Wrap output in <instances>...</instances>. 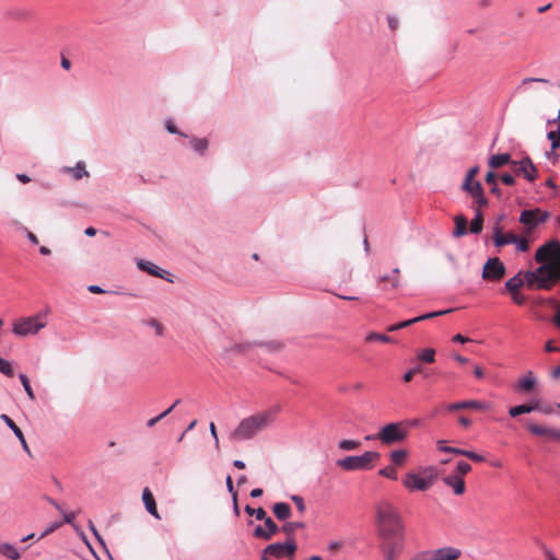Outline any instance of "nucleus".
<instances>
[{"instance_id":"1","label":"nucleus","mask_w":560,"mask_h":560,"mask_svg":"<svg viewBox=\"0 0 560 560\" xmlns=\"http://www.w3.org/2000/svg\"><path fill=\"white\" fill-rule=\"evenodd\" d=\"M535 260L541 265L533 271H527L524 279L517 273L505 282L509 292H517L524 283L528 289L550 290L560 281L559 241L551 240L541 245L535 253Z\"/></svg>"},{"instance_id":"2","label":"nucleus","mask_w":560,"mask_h":560,"mask_svg":"<svg viewBox=\"0 0 560 560\" xmlns=\"http://www.w3.org/2000/svg\"><path fill=\"white\" fill-rule=\"evenodd\" d=\"M378 535L385 544L398 542L402 538V524L394 505L387 501L376 508Z\"/></svg>"},{"instance_id":"3","label":"nucleus","mask_w":560,"mask_h":560,"mask_svg":"<svg viewBox=\"0 0 560 560\" xmlns=\"http://www.w3.org/2000/svg\"><path fill=\"white\" fill-rule=\"evenodd\" d=\"M279 408L257 413L243 419L233 432V436L237 440L252 439L257 432L266 429L273 420Z\"/></svg>"},{"instance_id":"4","label":"nucleus","mask_w":560,"mask_h":560,"mask_svg":"<svg viewBox=\"0 0 560 560\" xmlns=\"http://www.w3.org/2000/svg\"><path fill=\"white\" fill-rule=\"evenodd\" d=\"M381 458V454L374 451H366L362 455L346 456L336 462V465L347 471L370 470L373 463Z\"/></svg>"},{"instance_id":"5","label":"nucleus","mask_w":560,"mask_h":560,"mask_svg":"<svg viewBox=\"0 0 560 560\" xmlns=\"http://www.w3.org/2000/svg\"><path fill=\"white\" fill-rule=\"evenodd\" d=\"M408 433L401 422H390L380 430L377 439L385 445H392L405 441Z\"/></svg>"},{"instance_id":"6","label":"nucleus","mask_w":560,"mask_h":560,"mask_svg":"<svg viewBox=\"0 0 560 560\" xmlns=\"http://www.w3.org/2000/svg\"><path fill=\"white\" fill-rule=\"evenodd\" d=\"M550 218L547 210L540 208L526 209L520 214V223L524 225V233L530 234L538 225L545 223Z\"/></svg>"},{"instance_id":"7","label":"nucleus","mask_w":560,"mask_h":560,"mask_svg":"<svg viewBox=\"0 0 560 560\" xmlns=\"http://www.w3.org/2000/svg\"><path fill=\"white\" fill-rule=\"evenodd\" d=\"M462 551L455 547H443L417 553L411 560H457Z\"/></svg>"},{"instance_id":"8","label":"nucleus","mask_w":560,"mask_h":560,"mask_svg":"<svg viewBox=\"0 0 560 560\" xmlns=\"http://www.w3.org/2000/svg\"><path fill=\"white\" fill-rule=\"evenodd\" d=\"M460 189L471 197L474 206L479 208L488 207L489 201L483 194V187L479 180H464Z\"/></svg>"},{"instance_id":"9","label":"nucleus","mask_w":560,"mask_h":560,"mask_svg":"<svg viewBox=\"0 0 560 560\" xmlns=\"http://www.w3.org/2000/svg\"><path fill=\"white\" fill-rule=\"evenodd\" d=\"M39 315L21 319L13 324V334L16 336L35 335L45 327V323L38 322Z\"/></svg>"},{"instance_id":"10","label":"nucleus","mask_w":560,"mask_h":560,"mask_svg":"<svg viewBox=\"0 0 560 560\" xmlns=\"http://www.w3.org/2000/svg\"><path fill=\"white\" fill-rule=\"evenodd\" d=\"M512 166L516 175H522L530 183L537 178V168L529 156H525L521 161L512 162Z\"/></svg>"},{"instance_id":"11","label":"nucleus","mask_w":560,"mask_h":560,"mask_svg":"<svg viewBox=\"0 0 560 560\" xmlns=\"http://www.w3.org/2000/svg\"><path fill=\"white\" fill-rule=\"evenodd\" d=\"M505 275V267L498 257L489 258L482 269V278L500 280Z\"/></svg>"},{"instance_id":"12","label":"nucleus","mask_w":560,"mask_h":560,"mask_svg":"<svg viewBox=\"0 0 560 560\" xmlns=\"http://www.w3.org/2000/svg\"><path fill=\"white\" fill-rule=\"evenodd\" d=\"M265 527L257 525L253 532L255 538L270 540L273 535L281 530V527L269 516L265 522Z\"/></svg>"},{"instance_id":"13","label":"nucleus","mask_w":560,"mask_h":560,"mask_svg":"<svg viewBox=\"0 0 560 560\" xmlns=\"http://www.w3.org/2000/svg\"><path fill=\"white\" fill-rule=\"evenodd\" d=\"M525 425L527 427L529 432L534 435L546 436L549 439H555V440L560 441V430H558V429L541 427V425H538L533 422H526Z\"/></svg>"},{"instance_id":"14","label":"nucleus","mask_w":560,"mask_h":560,"mask_svg":"<svg viewBox=\"0 0 560 560\" xmlns=\"http://www.w3.org/2000/svg\"><path fill=\"white\" fill-rule=\"evenodd\" d=\"M402 485L409 491H427V483L422 480V477L417 475L416 472H407L405 478L402 479Z\"/></svg>"},{"instance_id":"15","label":"nucleus","mask_w":560,"mask_h":560,"mask_svg":"<svg viewBox=\"0 0 560 560\" xmlns=\"http://www.w3.org/2000/svg\"><path fill=\"white\" fill-rule=\"evenodd\" d=\"M137 266L140 270L149 273L150 276L158 277L161 279H165V275H170L168 271L160 268L151 261L140 259L137 262Z\"/></svg>"},{"instance_id":"16","label":"nucleus","mask_w":560,"mask_h":560,"mask_svg":"<svg viewBox=\"0 0 560 560\" xmlns=\"http://www.w3.org/2000/svg\"><path fill=\"white\" fill-rule=\"evenodd\" d=\"M486 405L479 400H463L453 404H448L446 406V410L448 411H457L462 409H475V410H483Z\"/></svg>"},{"instance_id":"17","label":"nucleus","mask_w":560,"mask_h":560,"mask_svg":"<svg viewBox=\"0 0 560 560\" xmlns=\"http://www.w3.org/2000/svg\"><path fill=\"white\" fill-rule=\"evenodd\" d=\"M492 232H493V243H494L495 247H503V246H505L508 244H512L514 242V234L509 233V234L504 235L503 229L499 224H495L492 228Z\"/></svg>"},{"instance_id":"18","label":"nucleus","mask_w":560,"mask_h":560,"mask_svg":"<svg viewBox=\"0 0 560 560\" xmlns=\"http://www.w3.org/2000/svg\"><path fill=\"white\" fill-rule=\"evenodd\" d=\"M7 15L11 20L23 22V21H27L28 19H31L32 10L27 7L14 5V7H11L7 11Z\"/></svg>"},{"instance_id":"19","label":"nucleus","mask_w":560,"mask_h":560,"mask_svg":"<svg viewBox=\"0 0 560 560\" xmlns=\"http://www.w3.org/2000/svg\"><path fill=\"white\" fill-rule=\"evenodd\" d=\"M142 501H143V504L145 506V510L148 511V513L150 515H152L153 517L160 520V514L158 512V508H156V503H155V500H154V497L152 494V492L150 491L149 488H144L143 491H142Z\"/></svg>"},{"instance_id":"20","label":"nucleus","mask_w":560,"mask_h":560,"mask_svg":"<svg viewBox=\"0 0 560 560\" xmlns=\"http://www.w3.org/2000/svg\"><path fill=\"white\" fill-rule=\"evenodd\" d=\"M442 480L446 486L453 488V491L456 495H460L465 492V481L462 476L450 475L443 477Z\"/></svg>"},{"instance_id":"21","label":"nucleus","mask_w":560,"mask_h":560,"mask_svg":"<svg viewBox=\"0 0 560 560\" xmlns=\"http://www.w3.org/2000/svg\"><path fill=\"white\" fill-rule=\"evenodd\" d=\"M0 419L12 430L13 434L19 439L23 448L28 451V446L22 430L15 424V422L5 413L0 416Z\"/></svg>"},{"instance_id":"22","label":"nucleus","mask_w":560,"mask_h":560,"mask_svg":"<svg viewBox=\"0 0 560 560\" xmlns=\"http://www.w3.org/2000/svg\"><path fill=\"white\" fill-rule=\"evenodd\" d=\"M512 162L513 161L511 159V154H509V153L492 154L488 159V165L491 168L490 171L500 168L505 164L512 165Z\"/></svg>"},{"instance_id":"23","label":"nucleus","mask_w":560,"mask_h":560,"mask_svg":"<svg viewBox=\"0 0 560 560\" xmlns=\"http://www.w3.org/2000/svg\"><path fill=\"white\" fill-rule=\"evenodd\" d=\"M539 408V404L537 401L530 404H523L511 407L509 409V415L512 418H517L521 415L530 413Z\"/></svg>"},{"instance_id":"24","label":"nucleus","mask_w":560,"mask_h":560,"mask_svg":"<svg viewBox=\"0 0 560 560\" xmlns=\"http://www.w3.org/2000/svg\"><path fill=\"white\" fill-rule=\"evenodd\" d=\"M272 512L279 521H287L291 516V506L285 502H277L272 505Z\"/></svg>"},{"instance_id":"25","label":"nucleus","mask_w":560,"mask_h":560,"mask_svg":"<svg viewBox=\"0 0 560 560\" xmlns=\"http://www.w3.org/2000/svg\"><path fill=\"white\" fill-rule=\"evenodd\" d=\"M253 347H260L265 349L268 353L280 352L284 345L279 340H269V341H254Z\"/></svg>"},{"instance_id":"26","label":"nucleus","mask_w":560,"mask_h":560,"mask_svg":"<svg viewBox=\"0 0 560 560\" xmlns=\"http://www.w3.org/2000/svg\"><path fill=\"white\" fill-rule=\"evenodd\" d=\"M482 228H483V213L481 211V208L476 207L474 219L470 222V228H469L470 233L479 234V233H481Z\"/></svg>"},{"instance_id":"27","label":"nucleus","mask_w":560,"mask_h":560,"mask_svg":"<svg viewBox=\"0 0 560 560\" xmlns=\"http://www.w3.org/2000/svg\"><path fill=\"white\" fill-rule=\"evenodd\" d=\"M455 229L453 231L454 237H462L467 234V219L463 214H458L454 219Z\"/></svg>"},{"instance_id":"28","label":"nucleus","mask_w":560,"mask_h":560,"mask_svg":"<svg viewBox=\"0 0 560 560\" xmlns=\"http://www.w3.org/2000/svg\"><path fill=\"white\" fill-rule=\"evenodd\" d=\"M497 174L493 171H489L485 176V182L490 185V192L497 196L498 198H501L502 190L499 187L497 183Z\"/></svg>"},{"instance_id":"29","label":"nucleus","mask_w":560,"mask_h":560,"mask_svg":"<svg viewBox=\"0 0 560 560\" xmlns=\"http://www.w3.org/2000/svg\"><path fill=\"white\" fill-rule=\"evenodd\" d=\"M262 551L265 555H269L277 559H282L285 557V552H284L282 542L270 544Z\"/></svg>"},{"instance_id":"30","label":"nucleus","mask_w":560,"mask_h":560,"mask_svg":"<svg viewBox=\"0 0 560 560\" xmlns=\"http://www.w3.org/2000/svg\"><path fill=\"white\" fill-rule=\"evenodd\" d=\"M63 172L72 173V176L75 180H79L84 176H89L85 164L82 161H79L74 167H63Z\"/></svg>"},{"instance_id":"31","label":"nucleus","mask_w":560,"mask_h":560,"mask_svg":"<svg viewBox=\"0 0 560 560\" xmlns=\"http://www.w3.org/2000/svg\"><path fill=\"white\" fill-rule=\"evenodd\" d=\"M0 553L11 560H18L20 559L21 555L20 552L9 542H1L0 541Z\"/></svg>"},{"instance_id":"32","label":"nucleus","mask_w":560,"mask_h":560,"mask_svg":"<svg viewBox=\"0 0 560 560\" xmlns=\"http://www.w3.org/2000/svg\"><path fill=\"white\" fill-rule=\"evenodd\" d=\"M305 523L304 522H287L281 526V532L287 535V537H294V533L300 529L304 528Z\"/></svg>"},{"instance_id":"33","label":"nucleus","mask_w":560,"mask_h":560,"mask_svg":"<svg viewBox=\"0 0 560 560\" xmlns=\"http://www.w3.org/2000/svg\"><path fill=\"white\" fill-rule=\"evenodd\" d=\"M536 384V380L533 376L532 372H529L526 376L521 378L517 383V389L524 390V392H530L533 390L534 386Z\"/></svg>"},{"instance_id":"34","label":"nucleus","mask_w":560,"mask_h":560,"mask_svg":"<svg viewBox=\"0 0 560 560\" xmlns=\"http://www.w3.org/2000/svg\"><path fill=\"white\" fill-rule=\"evenodd\" d=\"M422 475H423L422 480H424V483H427V490H428L434 483V481L438 477V471L434 467H427L422 470Z\"/></svg>"},{"instance_id":"35","label":"nucleus","mask_w":560,"mask_h":560,"mask_svg":"<svg viewBox=\"0 0 560 560\" xmlns=\"http://www.w3.org/2000/svg\"><path fill=\"white\" fill-rule=\"evenodd\" d=\"M282 546L285 552V557H291L290 560H293V556L298 550V545L294 537H287L285 541L282 542Z\"/></svg>"},{"instance_id":"36","label":"nucleus","mask_w":560,"mask_h":560,"mask_svg":"<svg viewBox=\"0 0 560 560\" xmlns=\"http://www.w3.org/2000/svg\"><path fill=\"white\" fill-rule=\"evenodd\" d=\"M436 447L440 452H443V453H450V454H455V455H460V456H464V453H465V450H463V448L445 445V441H443V440H440L436 442Z\"/></svg>"},{"instance_id":"37","label":"nucleus","mask_w":560,"mask_h":560,"mask_svg":"<svg viewBox=\"0 0 560 560\" xmlns=\"http://www.w3.org/2000/svg\"><path fill=\"white\" fill-rule=\"evenodd\" d=\"M253 348V342H240L234 343L230 349H228V352L232 353H243L246 354L249 352V350Z\"/></svg>"},{"instance_id":"38","label":"nucleus","mask_w":560,"mask_h":560,"mask_svg":"<svg viewBox=\"0 0 560 560\" xmlns=\"http://www.w3.org/2000/svg\"><path fill=\"white\" fill-rule=\"evenodd\" d=\"M418 359L424 363H433L435 360V350L432 348L423 349L418 353Z\"/></svg>"},{"instance_id":"39","label":"nucleus","mask_w":560,"mask_h":560,"mask_svg":"<svg viewBox=\"0 0 560 560\" xmlns=\"http://www.w3.org/2000/svg\"><path fill=\"white\" fill-rule=\"evenodd\" d=\"M408 457V452L405 450H395L390 453V459L395 465H402L405 459Z\"/></svg>"},{"instance_id":"40","label":"nucleus","mask_w":560,"mask_h":560,"mask_svg":"<svg viewBox=\"0 0 560 560\" xmlns=\"http://www.w3.org/2000/svg\"><path fill=\"white\" fill-rule=\"evenodd\" d=\"M452 311H453L452 308H448V310H443V311H435V312H431V313H425L423 315L413 317V319L416 320V323H419V322H422V320H427V319H431V318H435L438 316H442V315L448 314Z\"/></svg>"},{"instance_id":"41","label":"nucleus","mask_w":560,"mask_h":560,"mask_svg":"<svg viewBox=\"0 0 560 560\" xmlns=\"http://www.w3.org/2000/svg\"><path fill=\"white\" fill-rule=\"evenodd\" d=\"M360 446H361V442L355 441V440H341L338 443V447L341 451H353V450L359 448Z\"/></svg>"},{"instance_id":"42","label":"nucleus","mask_w":560,"mask_h":560,"mask_svg":"<svg viewBox=\"0 0 560 560\" xmlns=\"http://www.w3.org/2000/svg\"><path fill=\"white\" fill-rule=\"evenodd\" d=\"M190 143L192 149L199 154H203L208 149V141L206 139L192 138Z\"/></svg>"},{"instance_id":"43","label":"nucleus","mask_w":560,"mask_h":560,"mask_svg":"<svg viewBox=\"0 0 560 560\" xmlns=\"http://www.w3.org/2000/svg\"><path fill=\"white\" fill-rule=\"evenodd\" d=\"M365 340L369 342H372V341L393 342V339L390 337H388L387 335L374 332V331L368 334V336L365 337Z\"/></svg>"},{"instance_id":"44","label":"nucleus","mask_w":560,"mask_h":560,"mask_svg":"<svg viewBox=\"0 0 560 560\" xmlns=\"http://www.w3.org/2000/svg\"><path fill=\"white\" fill-rule=\"evenodd\" d=\"M19 378H20V381H21V383H22V385L24 387V390H25L26 395L28 396V398L34 400L35 399V394H34V392L32 389V386L30 384L28 377L25 374L21 373L19 375Z\"/></svg>"},{"instance_id":"45","label":"nucleus","mask_w":560,"mask_h":560,"mask_svg":"<svg viewBox=\"0 0 560 560\" xmlns=\"http://www.w3.org/2000/svg\"><path fill=\"white\" fill-rule=\"evenodd\" d=\"M0 373L8 377H12L14 375V371L10 361L0 358Z\"/></svg>"},{"instance_id":"46","label":"nucleus","mask_w":560,"mask_h":560,"mask_svg":"<svg viewBox=\"0 0 560 560\" xmlns=\"http://www.w3.org/2000/svg\"><path fill=\"white\" fill-rule=\"evenodd\" d=\"M512 244H514L516 249L522 253L527 252L529 248L527 240L522 236L514 235V242Z\"/></svg>"},{"instance_id":"47","label":"nucleus","mask_w":560,"mask_h":560,"mask_svg":"<svg viewBox=\"0 0 560 560\" xmlns=\"http://www.w3.org/2000/svg\"><path fill=\"white\" fill-rule=\"evenodd\" d=\"M378 475L390 480H397V472L393 466H386L378 470Z\"/></svg>"},{"instance_id":"48","label":"nucleus","mask_w":560,"mask_h":560,"mask_svg":"<svg viewBox=\"0 0 560 560\" xmlns=\"http://www.w3.org/2000/svg\"><path fill=\"white\" fill-rule=\"evenodd\" d=\"M470 470L471 466L465 460H459L456 465V476H462V478Z\"/></svg>"},{"instance_id":"49","label":"nucleus","mask_w":560,"mask_h":560,"mask_svg":"<svg viewBox=\"0 0 560 560\" xmlns=\"http://www.w3.org/2000/svg\"><path fill=\"white\" fill-rule=\"evenodd\" d=\"M416 324V320L413 318H410V319H407V320H402V322H399L397 324H394L392 326H389L387 328L388 331H396V330H399V329H402V328H407L411 325Z\"/></svg>"},{"instance_id":"50","label":"nucleus","mask_w":560,"mask_h":560,"mask_svg":"<svg viewBox=\"0 0 560 560\" xmlns=\"http://www.w3.org/2000/svg\"><path fill=\"white\" fill-rule=\"evenodd\" d=\"M547 138L548 140L551 141V149L552 150H556L558 148V140L560 138V131H559V128L557 130H550L548 133H547Z\"/></svg>"},{"instance_id":"51","label":"nucleus","mask_w":560,"mask_h":560,"mask_svg":"<svg viewBox=\"0 0 560 560\" xmlns=\"http://www.w3.org/2000/svg\"><path fill=\"white\" fill-rule=\"evenodd\" d=\"M291 500L296 505V509L299 510L300 513L305 512L306 505H305L304 499L301 495L293 494V495H291Z\"/></svg>"},{"instance_id":"52","label":"nucleus","mask_w":560,"mask_h":560,"mask_svg":"<svg viewBox=\"0 0 560 560\" xmlns=\"http://www.w3.org/2000/svg\"><path fill=\"white\" fill-rule=\"evenodd\" d=\"M421 371H422V368H421L420 365H417V366H415V368L410 369L409 371H407V372L404 374L402 378H404V381H405L406 383H409V382L413 378V376H415L416 374L420 373Z\"/></svg>"},{"instance_id":"53","label":"nucleus","mask_w":560,"mask_h":560,"mask_svg":"<svg viewBox=\"0 0 560 560\" xmlns=\"http://www.w3.org/2000/svg\"><path fill=\"white\" fill-rule=\"evenodd\" d=\"M464 456L476 463H482L485 457L474 451L465 450Z\"/></svg>"},{"instance_id":"54","label":"nucleus","mask_w":560,"mask_h":560,"mask_svg":"<svg viewBox=\"0 0 560 560\" xmlns=\"http://www.w3.org/2000/svg\"><path fill=\"white\" fill-rule=\"evenodd\" d=\"M165 127H166V130L170 132V133H173V135H179L182 137H187L184 132L179 131L178 128L175 126V124L172 121V120H167L165 122Z\"/></svg>"},{"instance_id":"55","label":"nucleus","mask_w":560,"mask_h":560,"mask_svg":"<svg viewBox=\"0 0 560 560\" xmlns=\"http://www.w3.org/2000/svg\"><path fill=\"white\" fill-rule=\"evenodd\" d=\"M400 269L394 268L393 269V277H392V288L397 289L400 287V279H399Z\"/></svg>"},{"instance_id":"56","label":"nucleus","mask_w":560,"mask_h":560,"mask_svg":"<svg viewBox=\"0 0 560 560\" xmlns=\"http://www.w3.org/2000/svg\"><path fill=\"white\" fill-rule=\"evenodd\" d=\"M61 526V523L60 522H56L51 525H49L38 537V539H42L44 537H46L47 535L51 534L52 532H55L56 529H58L59 527Z\"/></svg>"},{"instance_id":"57","label":"nucleus","mask_w":560,"mask_h":560,"mask_svg":"<svg viewBox=\"0 0 560 560\" xmlns=\"http://www.w3.org/2000/svg\"><path fill=\"white\" fill-rule=\"evenodd\" d=\"M478 173H479V166L475 165V166L470 167V168L467 171V173H466V175H465L464 180H468V179H469V180H476V179H475V177H476V175H477Z\"/></svg>"},{"instance_id":"58","label":"nucleus","mask_w":560,"mask_h":560,"mask_svg":"<svg viewBox=\"0 0 560 560\" xmlns=\"http://www.w3.org/2000/svg\"><path fill=\"white\" fill-rule=\"evenodd\" d=\"M397 542L386 544L385 558L386 560H394L395 545Z\"/></svg>"},{"instance_id":"59","label":"nucleus","mask_w":560,"mask_h":560,"mask_svg":"<svg viewBox=\"0 0 560 560\" xmlns=\"http://www.w3.org/2000/svg\"><path fill=\"white\" fill-rule=\"evenodd\" d=\"M255 518L257 521H266L269 516L267 515V512L264 510V508H257L255 510V514H254Z\"/></svg>"},{"instance_id":"60","label":"nucleus","mask_w":560,"mask_h":560,"mask_svg":"<svg viewBox=\"0 0 560 560\" xmlns=\"http://www.w3.org/2000/svg\"><path fill=\"white\" fill-rule=\"evenodd\" d=\"M500 178L504 185L512 186L515 184L514 176L509 173L502 174Z\"/></svg>"},{"instance_id":"61","label":"nucleus","mask_w":560,"mask_h":560,"mask_svg":"<svg viewBox=\"0 0 560 560\" xmlns=\"http://www.w3.org/2000/svg\"><path fill=\"white\" fill-rule=\"evenodd\" d=\"M387 22H388V27L392 31H396L399 26V19L397 16L389 15L387 18Z\"/></svg>"},{"instance_id":"62","label":"nucleus","mask_w":560,"mask_h":560,"mask_svg":"<svg viewBox=\"0 0 560 560\" xmlns=\"http://www.w3.org/2000/svg\"><path fill=\"white\" fill-rule=\"evenodd\" d=\"M148 324L155 329L156 335L163 334V326L156 319H150Z\"/></svg>"},{"instance_id":"63","label":"nucleus","mask_w":560,"mask_h":560,"mask_svg":"<svg viewBox=\"0 0 560 560\" xmlns=\"http://www.w3.org/2000/svg\"><path fill=\"white\" fill-rule=\"evenodd\" d=\"M60 513L63 516V522L65 523H67V524H72L73 523V521L75 518V514L73 512L67 513V512L61 510Z\"/></svg>"},{"instance_id":"64","label":"nucleus","mask_w":560,"mask_h":560,"mask_svg":"<svg viewBox=\"0 0 560 560\" xmlns=\"http://www.w3.org/2000/svg\"><path fill=\"white\" fill-rule=\"evenodd\" d=\"M553 323L557 327L560 328V302L558 303L557 305V308H556V314H555V317H553Z\"/></svg>"}]
</instances>
